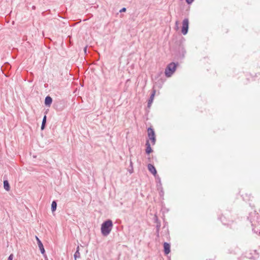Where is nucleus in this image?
<instances>
[{"label":"nucleus","instance_id":"obj_1","mask_svg":"<svg viewBox=\"0 0 260 260\" xmlns=\"http://www.w3.org/2000/svg\"><path fill=\"white\" fill-rule=\"evenodd\" d=\"M113 227L112 220L108 219L104 222L101 225V233L104 236H107L111 232Z\"/></svg>","mask_w":260,"mask_h":260},{"label":"nucleus","instance_id":"obj_2","mask_svg":"<svg viewBox=\"0 0 260 260\" xmlns=\"http://www.w3.org/2000/svg\"><path fill=\"white\" fill-rule=\"evenodd\" d=\"M176 69V65L174 62L169 63L165 70V75L167 77H170L174 73Z\"/></svg>","mask_w":260,"mask_h":260},{"label":"nucleus","instance_id":"obj_3","mask_svg":"<svg viewBox=\"0 0 260 260\" xmlns=\"http://www.w3.org/2000/svg\"><path fill=\"white\" fill-rule=\"evenodd\" d=\"M147 132L149 139L151 141L152 144L154 145L156 141L154 130L151 127H149Z\"/></svg>","mask_w":260,"mask_h":260},{"label":"nucleus","instance_id":"obj_4","mask_svg":"<svg viewBox=\"0 0 260 260\" xmlns=\"http://www.w3.org/2000/svg\"><path fill=\"white\" fill-rule=\"evenodd\" d=\"M189 21L187 18H185L183 20L182 27L181 29L182 33L185 35L188 32Z\"/></svg>","mask_w":260,"mask_h":260},{"label":"nucleus","instance_id":"obj_5","mask_svg":"<svg viewBox=\"0 0 260 260\" xmlns=\"http://www.w3.org/2000/svg\"><path fill=\"white\" fill-rule=\"evenodd\" d=\"M155 93H156V90H155V89H153L152 91V93H151L150 96L148 101L147 107L148 108H150L151 106L152 103H153V100L154 98Z\"/></svg>","mask_w":260,"mask_h":260},{"label":"nucleus","instance_id":"obj_6","mask_svg":"<svg viewBox=\"0 0 260 260\" xmlns=\"http://www.w3.org/2000/svg\"><path fill=\"white\" fill-rule=\"evenodd\" d=\"M36 239L37 241V244L41 251V253L44 254L45 253V251L42 242L37 236H36Z\"/></svg>","mask_w":260,"mask_h":260},{"label":"nucleus","instance_id":"obj_7","mask_svg":"<svg viewBox=\"0 0 260 260\" xmlns=\"http://www.w3.org/2000/svg\"><path fill=\"white\" fill-rule=\"evenodd\" d=\"M148 170L155 176H156L157 175V172L155 169V168L153 165L152 164H148Z\"/></svg>","mask_w":260,"mask_h":260},{"label":"nucleus","instance_id":"obj_8","mask_svg":"<svg viewBox=\"0 0 260 260\" xmlns=\"http://www.w3.org/2000/svg\"><path fill=\"white\" fill-rule=\"evenodd\" d=\"M164 248L165 254H168L170 252V245L169 243L165 242L164 243Z\"/></svg>","mask_w":260,"mask_h":260},{"label":"nucleus","instance_id":"obj_9","mask_svg":"<svg viewBox=\"0 0 260 260\" xmlns=\"http://www.w3.org/2000/svg\"><path fill=\"white\" fill-rule=\"evenodd\" d=\"M52 102V99L50 96H47L45 99V104L46 106L50 107Z\"/></svg>","mask_w":260,"mask_h":260},{"label":"nucleus","instance_id":"obj_10","mask_svg":"<svg viewBox=\"0 0 260 260\" xmlns=\"http://www.w3.org/2000/svg\"><path fill=\"white\" fill-rule=\"evenodd\" d=\"M146 153L147 154L150 153L152 151V150L151 148L150 144L149 143L148 141H147L146 143Z\"/></svg>","mask_w":260,"mask_h":260},{"label":"nucleus","instance_id":"obj_11","mask_svg":"<svg viewBox=\"0 0 260 260\" xmlns=\"http://www.w3.org/2000/svg\"><path fill=\"white\" fill-rule=\"evenodd\" d=\"M4 188L7 191H9L10 190V187L9 183V182H8V180H5L4 181Z\"/></svg>","mask_w":260,"mask_h":260},{"label":"nucleus","instance_id":"obj_12","mask_svg":"<svg viewBox=\"0 0 260 260\" xmlns=\"http://www.w3.org/2000/svg\"><path fill=\"white\" fill-rule=\"evenodd\" d=\"M75 260H76L77 258H79L80 257V254L79 252V247L78 246L77 248V250L75 252L74 255Z\"/></svg>","mask_w":260,"mask_h":260},{"label":"nucleus","instance_id":"obj_13","mask_svg":"<svg viewBox=\"0 0 260 260\" xmlns=\"http://www.w3.org/2000/svg\"><path fill=\"white\" fill-rule=\"evenodd\" d=\"M46 116L45 115L43 119L42 125H41V129H42V130L44 129L45 124H46Z\"/></svg>","mask_w":260,"mask_h":260},{"label":"nucleus","instance_id":"obj_14","mask_svg":"<svg viewBox=\"0 0 260 260\" xmlns=\"http://www.w3.org/2000/svg\"><path fill=\"white\" fill-rule=\"evenodd\" d=\"M57 204L55 201H53L51 204V210L53 212L56 210Z\"/></svg>","mask_w":260,"mask_h":260},{"label":"nucleus","instance_id":"obj_15","mask_svg":"<svg viewBox=\"0 0 260 260\" xmlns=\"http://www.w3.org/2000/svg\"><path fill=\"white\" fill-rule=\"evenodd\" d=\"M13 254H11L8 257V260H13Z\"/></svg>","mask_w":260,"mask_h":260},{"label":"nucleus","instance_id":"obj_16","mask_svg":"<svg viewBox=\"0 0 260 260\" xmlns=\"http://www.w3.org/2000/svg\"><path fill=\"white\" fill-rule=\"evenodd\" d=\"M186 3L188 4H190L192 3L194 0H185Z\"/></svg>","mask_w":260,"mask_h":260},{"label":"nucleus","instance_id":"obj_17","mask_svg":"<svg viewBox=\"0 0 260 260\" xmlns=\"http://www.w3.org/2000/svg\"><path fill=\"white\" fill-rule=\"evenodd\" d=\"M126 8H123L122 9H121L120 10V12H125L126 11Z\"/></svg>","mask_w":260,"mask_h":260},{"label":"nucleus","instance_id":"obj_18","mask_svg":"<svg viewBox=\"0 0 260 260\" xmlns=\"http://www.w3.org/2000/svg\"><path fill=\"white\" fill-rule=\"evenodd\" d=\"M87 46H86V47H84V51L85 53H86V51H87Z\"/></svg>","mask_w":260,"mask_h":260},{"label":"nucleus","instance_id":"obj_19","mask_svg":"<svg viewBox=\"0 0 260 260\" xmlns=\"http://www.w3.org/2000/svg\"><path fill=\"white\" fill-rule=\"evenodd\" d=\"M176 24H178V21H176Z\"/></svg>","mask_w":260,"mask_h":260},{"label":"nucleus","instance_id":"obj_20","mask_svg":"<svg viewBox=\"0 0 260 260\" xmlns=\"http://www.w3.org/2000/svg\"><path fill=\"white\" fill-rule=\"evenodd\" d=\"M259 234H260V231H259Z\"/></svg>","mask_w":260,"mask_h":260}]
</instances>
